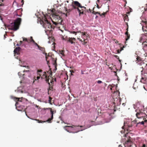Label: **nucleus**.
Listing matches in <instances>:
<instances>
[{
  "label": "nucleus",
  "instance_id": "1",
  "mask_svg": "<svg viewBox=\"0 0 147 147\" xmlns=\"http://www.w3.org/2000/svg\"><path fill=\"white\" fill-rule=\"evenodd\" d=\"M136 116L138 118L143 119V120L141 122H137V120H134L131 122L127 121L124 122V126L122 127L123 129H126L128 131H131L133 129V127L135 124H136V126L137 127L138 125H147V120L146 119L147 117V115L142 113L140 111L138 112L136 114Z\"/></svg>",
  "mask_w": 147,
  "mask_h": 147
},
{
  "label": "nucleus",
  "instance_id": "2",
  "mask_svg": "<svg viewBox=\"0 0 147 147\" xmlns=\"http://www.w3.org/2000/svg\"><path fill=\"white\" fill-rule=\"evenodd\" d=\"M73 8L71 9H67L66 7L65 8L66 11L67 12L70 11L72 9H75L78 11L79 15L81 14H84V11L86 9V7L82 6V5L78 1H74L72 4Z\"/></svg>",
  "mask_w": 147,
  "mask_h": 147
},
{
  "label": "nucleus",
  "instance_id": "3",
  "mask_svg": "<svg viewBox=\"0 0 147 147\" xmlns=\"http://www.w3.org/2000/svg\"><path fill=\"white\" fill-rule=\"evenodd\" d=\"M55 9H52L51 12L53 13L51 19L53 23L56 25H57L58 24H61L62 20L61 18L57 13H55Z\"/></svg>",
  "mask_w": 147,
  "mask_h": 147
},
{
  "label": "nucleus",
  "instance_id": "4",
  "mask_svg": "<svg viewBox=\"0 0 147 147\" xmlns=\"http://www.w3.org/2000/svg\"><path fill=\"white\" fill-rule=\"evenodd\" d=\"M21 22V19L17 18L13 24L11 26V30L16 31L18 29Z\"/></svg>",
  "mask_w": 147,
  "mask_h": 147
},
{
  "label": "nucleus",
  "instance_id": "5",
  "mask_svg": "<svg viewBox=\"0 0 147 147\" xmlns=\"http://www.w3.org/2000/svg\"><path fill=\"white\" fill-rule=\"evenodd\" d=\"M124 144L125 147H134V146H135V145L133 143L130 139L125 142Z\"/></svg>",
  "mask_w": 147,
  "mask_h": 147
},
{
  "label": "nucleus",
  "instance_id": "6",
  "mask_svg": "<svg viewBox=\"0 0 147 147\" xmlns=\"http://www.w3.org/2000/svg\"><path fill=\"white\" fill-rule=\"evenodd\" d=\"M73 128L74 127L72 126H66L64 127V129L69 133H75L79 131V130H78L77 131H73Z\"/></svg>",
  "mask_w": 147,
  "mask_h": 147
},
{
  "label": "nucleus",
  "instance_id": "7",
  "mask_svg": "<svg viewBox=\"0 0 147 147\" xmlns=\"http://www.w3.org/2000/svg\"><path fill=\"white\" fill-rule=\"evenodd\" d=\"M43 26L47 30H48V29H50L52 28L51 24L48 21H45V23H43Z\"/></svg>",
  "mask_w": 147,
  "mask_h": 147
},
{
  "label": "nucleus",
  "instance_id": "8",
  "mask_svg": "<svg viewBox=\"0 0 147 147\" xmlns=\"http://www.w3.org/2000/svg\"><path fill=\"white\" fill-rule=\"evenodd\" d=\"M51 114V117L49 118L48 120L46 121L47 122H48L49 123H51V121L53 120V114L54 113H55L56 112V110H53L52 109L50 110Z\"/></svg>",
  "mask_w": 147,
  "mask_h": 147
},
{
  "label": "nucleus",
  "instance_id": "9",
  "mask_svg": "<svg viewBox=\"0 0 147 147\" xmlns=\"http://www.w3.org/2000/svg\"><path fill=\"white\" fill-rule=\"evenodd\" d=\"M46 78V81L47 82H48L49 84V90H51L53 88H52V84H53V81L50 80V82L51 83V84L49 82V78H48L47 76H45Z\"/></svg>",
  "mask_w": 147,
  "mask_h": 147
},
{
  "label": "nucleus",
  "instance_id": "10",
  "mask_svg": "<svg viewBox=\"0 0 147 147\" xmlns=\"http://www.w3.org/2000/svg\"><path fill=\"white\" fill-rule=\"evenodd\" d=\"M146 38H147V34H143L140 38V42L143 43L145 41L144 40L146 39Z\"/></svg>",
  "mask_w": 147,
  "mask_h": 147
},
{
  "label": "nucleus",
  "instance_id": "11",
  "mask_svg": "<svg viewBox=\"0 0 147 147\" xmlns=\"http://www.w3.org/2000/svg\"><path fill=\"white\" fill-rule=\"evenodd\" d=\"M76 40V39L74 38L69 37L67 40L68 42H69L71 44H75V42H74Z\"/></svg>",
  "mask_w": 147,
  "mask_h": 147
},
{
  "label": "nucleus",
  "instance_id": "12",
  "mask_svg": "<svg viewBox=\"0 0 147 147\" xmlns=\"http://www.w3.org/2000/svg\"><path fill=\"white\" fill-rule=\"evenodd\" d=\"M139 65H140L141 66V68H142L143 69H145V68L146 69H147V63L144 62L143 61H142V62H141L140 63Z\"/></svg>",
  "mask_w": 147,
  "mask_h": 147
},
{
  "label": "nucleus",
  "instance_id": "13",
  "mask_svg": "<svg viewBox=\"0 0 147 147\" xmlns=\"http://www.w3.org/2000/svg\"><path fill=\"white\" fill-rule=\"evenodd\" d=\"M136 62L138 64H139L141 62H142L143 61L142 59L138 55L136 56Z\"/></svg>",
  "mask_w": 147,
  "mask_h": 147
},
{
  "label": "nucleus",
  "instance_id": "14",
  "mask_svg": "<svg viewBox=\"0 0 147 147\" xmlns=\"http://www.w3.org/2000/svg\"><path fill=\"white\" fill-rule=\"evenodd\" d=\"M72 126L74 127V128H73V131H77L78 130H79V131H80L83 130L82 129H79L78 128H77V127H83L82 126H74V125H72Z\"/></svg>",
  "mask_w": 147,
  "mask_h": 147
},
{
  "label": "nucleus",
  "instance_id": "15",
  "mask_svg": "<svg viewBox=\"0 0 147 147\" xmlns=\"http://www.w3.org/2000/svg\"><path fill=\"white\" fill-rule=\"evenodd\" d=\"M30 42H33L34 45L36 46H37L38 48L39 47V46L36 43L35 41L33 39L32 37V36H31L30 37Z\"/></svg>",
  "mask_w": 147,
  "mask_h": 147
},
{
  "label": "nucleus",
  "instance_id": "16",
  "mask_svg": "<svg viewBox=\"0 0 147 147\" xmlns=\"http://www.w3.org/2000/svg\"><path fill=\"white\" fill-rule=\"evenodd\" d=\"M143 43V45H144L143 49L144 50H147V40Z\"/></svg>",
  "mask_w": 147,
  "mask_h": 147
},
{
  "label": "nucleus",
  "instance_id": "17",
  "mask_svg": "<svg viewBox=\"0 0 147 147\" xmlns=\"http://www.w3.org/2000/svg\"><path fill=\"white\" fill-rule=\"evenodd\" d=\"M45 21H48L45 15H44V17H42V19L41 20L40 22L41 24L45 23Z\"/></svg>",
  "mask_w": 147,
  "mask_h": 147
},
{
  "label": "nucleus",
  "instance_id": "18",
  "mask_svg": "<svg viewBox=\"0 0 147 147\" xmlns=\"http://www.w3.org/2000/svg\"><path fill=\"white\" fill-rule=\"evenodd\" d=\"M147 79L145 77H142L141 80V82L143 84H145L146 83Z\"/></svg>",
  "mask_w": 147,
  "mask_h": 147
},
{
  "label": "nucleus",
  "instance_id": "19",
  "mask_svg": "<svg viewBox=\"0 0 147 147\" xmlns=\"http://www.w3.org/2000/svg\"><path fill=\"white\" fill-rule=\"evenodd\" d=\"M77 39L78 40H79L81 42H83L82 44L83 45H85V44L87 43V42L85 41L86 39L85 38H83V40H82V39H81L80 38H78Z\"/></svg>",
  "mask_w": 147,
  "mask_h": 147
},
{
  "label": "nucleus",
  "instance_id": "20",
  "mask_svg": "<svg viewBox=\"0 0 147 147\" xmlns=\"http://www.w3.org/2000/svg\"><path fill=\"white\" fill-rule=\"evenodd\" d=\"M125 35L126 36V41H127L130 38V35L129 34L128 32H126L125 33Z\"/></svg>",
  "mask_w": 147,
  "mask_h": 147
},
{
  "label": "nucleus",
  "instance_id": "21",
  "mask_svg": "<svg viewBox=\"0 0 147 147\" xmlns=\"http://www.w3.org/2000/svg\"><path fill=\"white\" fill-rule=\"evenodd\" d=\"M20 49V47H16L14 51V53H18Z\"/></svg>",
  "mask_w": 147,
  "mask_h": 147
},
{
  "label": "nucleus",
  "instance_id": "22",
  "mask_svg": "<svg viewBox=\"0 0 147 147\" xmlns=\"http://www.w3.org/2000/svg\"><path fill=\"white\" fill-rule=\"evenodd\" d=\"M45 54L46 60L47 61V63H48L49 62V60H48V57H49L51 58H52V57L51 56H50L49 55H47V53H45Z\"/></svg>",
  "mask_w": 147,
  "mask_h": 147
},
{
  "label": "nucleus",
  "instance_id": "23",
  "mask_svg": "<svg viewBox=\"0 0 147 147\" xmlns=\"http://www.w3.org/2000/svg\"><path fill=\"white\" fill-rule=\"evenodd\" d=\"M123 19L125 21V20L127 21H128L129 20L128 16L126 14H125L124 15Z\"/></svg>",
  "mask_w": 147,
  "mask_h": 147
},
{
  "label": "nucleus",
  "instance_id": "24",
  "mask_svg": "<svg viewBox=\"0 0 147 147\" xmlns=\"http://www.w3.org/2000/svg\"><path fill=\"white\" fill-rule=\"evenodd\" d=\"M137 83H135L134 84L133 87L134 89H136V88L138 89V86H137Z\"/></svg>",
  "mask_w": 147,
  "mask_h": 147
},
{
  "label": "nucleus",
  "instance_id": "25",
  "mask_svg": "<svg viewBox=\"0 0 147 147\" xmlns=\"http://www.w3.org/2000/svg\"><path fill=\"white\" fill-rule=\"evenodd\" d=\"M81 34H82L81 37H82V38L83 39V38H84L83 37V36H85L87 37V36L86 35V34H87V33L86 32H82Z\"/></svg>",
  "mask_w": 147,
  "mask_h": 147
},
{
  "label": "nucleus",
  "instance_id": "26",
  "mask_svg": "<svg viewBox=\"0 0 147 147\" xmlns=\"http://www.w3.org/2000/svg\"><path fill=\"white\" fill-rule=\"evenodd\" d=\"M23 40L24 41H26L28 43H30V39H28L26 38H24L23 39Z\"/></svg>",
  "mask_w": 147,
  "mask_h": 147
},
{
  "label": "nucleus",
  "instance_id": "27",
  "mask_svg": "<svg viewBox=\"0 0 147 147\" xmlns=\"http://www.w3.org/2000/svg\"><path fill=\"white\" fill-rule=\"evenodd\" d=\"M94 8H93V11L92 12V13H93L94 14L96 15V14L98 13L99 15L100 14V13L99 12H95L94 11Z\"/></svg>",
  "mask_w": 147,
  "mask_h": 147
},
{
  "label": "nucleus",
  "instance_id": "28",
  "mask_svg": "<svg viewBox=\"0 0 147 147\" xmlns=\"http://www.w3.org/2000/svg\"><path fill=\"white\" fill-rule=\"evenodd\" d=\"M38 48L40 50H41V51H45V49L44 48L41 47H40L39 46V47Z\"/></svg>",
  "mask_w": 147,
  "mask_h": 147
},
{
  "label": "nucleus",
  "instance_id": "29",
  "mask_svg": "<svg viewBox=\"0 0 147 147\" xmlns=\"http://www.w3.org/2000/svg\"><path fill=\"white\" fill-rule=\"evenodd\" d=\"M35 120L38 123H42L45 122V121H42L41 120H40L38 119H35Z\"/></svg>",
  "mask_w": 147,
  "mask_h": 147
},
{
  "label": "nucleus",
  "instance_id": "30",
  "mask_svg": "<svg viewBox=\"0 0 147 147\" xmlns=\"http://www.w3.org/2000/svg\"><path fill=\"white\" fill-rule=\"evenodd\" d=\"M114 56L117 58V59L119 60V61L120 62H121V60L119 59V57L117 55H114Z\"/></svg>",
  "mask_w": 147,
  "mask_h": 147
},
{
  "label": "nucleus",
  "instance_id": "31",
  "mask_svg": "<svg viewBox=\"0 0 147 147\" xmlns=\"http://www.w3.org/2000/svg\"><path fill=\"white\" fill-rule=\"evenodd\" d=\"M42 70H38L37 72L38 73V75H39L40 76H41V75L40 74V73H41L42 71Z\"/></svg>",
  "mask_w": 147,
  "mask_h": 147
},
{
  "label": "nucleus",
  "instance_id": "32",
  "mask_svg": "<svg viewBox=\"0 0 147 147\" xmlns=\"http://www.w3.org/2000/svg\"><path fill=\"white\" fill-rule=\"evenodd\" d=\"M40 77L38 76L36 77H35L34 78V80H38L40 78Z\"/></svg>",
  "mask_w": 147,
  "mask_h": 147
},
{
  "label": "nucleus",
  "instance_id": "33",
  "mask_svg": "<svg viewBox=\"0 0 147 147\" xmlns=\"http://www.w3.org/2000/svg\"><path fill=\"white\" fill-rule=\"evenodd\" d=\"M143 88L146 90L147 91V85H144Z\"/></svg>",
  "mask_w": 147,
  "mask_h": 147
},
{
  "label": "nucleus",
  "instance_id": "34",
  "mask_svg": "<svg viewBox=\"0 0 147 147\" xmlns=\"http://www.w3.org/2000/svg\"><path fill=\"white\" fill-rule=\"evenodd\" d=\"M18 75L20 76V77L22 76V75L23 76H24V74L23 73V74H22L21 72H19L18 73Z\"/></svg>",
  "mask_w": 147,
  "mask_h": 147
},
{
  "label": "nucleus",
  "instance_id": "35",
  "mask_svg": "<svg viewBox=\"0 0 147 147\" xmlns=\"http://www.w3.org/2000/svg\"><path fill=\"white\" fill-rule=\"evenodd\" d=\"M53 65H54L55 66H56V65H57V63H56V59L55 60H54V62L53 63Z\"/></svg>",
  "mask_w": 147,
  "mask_h": 147
},
{
  "label": "nucleus",
  "instance_id": "36",
  "mask_svg": "<svg viewBox=\"0 0 147 147\" xmlns=\"http://www.w3.org/2000/svg\"><path fill=\"white\" fill-rule=\"evenodd\" d=\"M142 22L145 23L146 26H147V22L146 21H142Z\"/></svg>",
  "mask_w": 147,
  "mask_h": 147
},
{
  "label": "nucleus",
  "instance_id": "37",
  "mask_svg": "<svg viewBox=\"0 0 147 147\" xmlns=\"http://www.w3.org/2000/svg\"><path fill=\"white\" fill-rule=\"evenodd\" d=\"M97 83L99 84L101 83H102V82L100 80H98L97 81Z\"/></svg>",
  "mask_w": 147,
  "mask_h": 147
},
{
  "label": "nucleus",
  "instance_id": "38",
  "mask_svg": "<svg viewBox=\"0 0 147 147\" xmlns=\"http://www.w3.org/2000/svg\"><path fill=\"white\" fill-rule=\"evenodd\" d=\"M14 99L15 100H17V101H19V99L20 98H19L15 97Z\"/></svg>",
  "mask_w": 147,
  "mask_h": 147
},
{
  "label": "nucleus",
  "instance_id": "39",
  "mask_svg": "<svg viewBox=\"0 0 147 147\" xmlns=\"http://www.w3.org/2000/svg\"><path fill=\"white\" fill-rule=\"evenodd\" d=\"M71 33H72V34H75L76 35V34L77 33V32H75V31H72L71 32Z\"/></svg>",
  "mask_w": 147,
  "mask_h": 147
},
{
  "label": "nucleus",
  "instance_id": "40",
  "mask_svg": "<svg viewBox=\"0 0 147 147\" xmlns=\"http://www.w3.org/2000/svg\"><path fill=\"white\" fill-rule=\"evenodd\" d=\"M51 109H52L51 108H47L46 109H45V108H44V109L45 110H46V109H47V110H50Z\"/></svg>",
  "mask_w": 147,
  "mask_h": 147
},
{
  "label": "nucleus",
  "instance_id": "41",
  "mask_svg": "<svg viewBox=\"0 0 147 147\" xmlns=\"http://www.w3.org/2000/svg\"><path fill=\"white\" fill-rule=\"evenodd\" d=\"M142 147H147V145H146L145 144H143Z\"/></svg>",
  "mask_w": 147,
  "mask_h": 147
},
{
  "label": "nucleus",
  "instance_id": "42",
  "mask_svg": "<svg viewBox=\"0 0 147 147\" xmlns=\"http://www.w3.org/2000/svg\"><path fill=\"white\" fill-rule=\"evenodd\" d=\"M124 47V46H123V47H121V49H120V51H121L123 50V48Z\"/></svg>",
  "mask_w": 147,
  "mask_h": 147
},
{
  "label": "nucleus",
  "instance_id": "43",
  "mask_svg": "<svg viewBox=\"0 0 147 147\" xmlns=\"http://www.w3.org/2000/svg\"><path fill=\"white\" fill-rule=\"evenodd\" d=\"M87 11L88 12H90L91 13V12H92V11H91V10L90 9H88V10H87Z\"/></svg>",
  "mask_w": 147,
  "mask_h": 147
},
{
  "label": "nucleus",
  "instance_id": "44",
  "mask_svg": "<svg viewBox=\"0 0 147 147\" xmlns=\"http://www.w3.org/2000/svg\"><path fill=\"white\" fill-rule=\"evenodd\" d=\"M49 102H51V100L52 98H51V97H49Z\"/></svg>",
  "mask_w": 147,
  "mask_h": 147
},
{
  "label": "nucleus",
  "instance_id": "45",
  "mask_svg": "<svg viewBox=\"0 0 147 147\" xmlns=\"http://www.w3.org/2000/svg\"><path fill=\"white\" fill-rule=\"evenodd\" d=\"M117 53H120V52L121 51H120V50L119 49V50H117Z\"/></svg>",
  "mask_w": 147,
  "mask_h": 147
},
{
  "label": "nucleus",
  "instance_id": "46",
  "mask_svg": "<svg viewBox=\"0 0 147 147\" xmlns=\"http://www.w3.org/2000/svg\"><path fill=\"white\" fill-rule=\"evenodd\" d=\"M105 14H106V13H102V15L105 16ZM100 16H101L102 15H100Z\"/></svg>",
  "mask_w": 147,
  "mask_h": 147
},
{
  "label": "nucleus",
  "instance_id": "47",
  "mask_svg": "<svg viewBox=\"0 0 147 147\" xmlns=\"http://www.w3.org/2000/svg\"><path fill=\"white\" fill-rule=\"evenodd\" d=\"M115 43L117 44H119V42L117 41V40L116 41Z\"/></svg>",
  "mask_w": 147,
  "mask_h": 147
},
{
  "label": "nucleus",
  "instance_id": "48",
  "mask_svg": "<svg viewBox=\"0 0 147 147\" xmlns=\"http://www.w3.org/2000/svg\"><path fill=\"white\" fill-rule=\"evenodd\" d=\"M29 70H24L23 71V73H24V72L26 71V72H29Z\"/></svg>",
  "mask_w": 147,
  "mask_h": 147
},
{
  "label": "nucleus",
  "instance_id": "49",
  "mask_svg": "<svg viewBox=\"0 0 147 147\" xmlns=\"http://www.w3.org/2000/svg\"><path fill=\"white\" fill-rule=\"evenodd\" d=\"M22 43V41H20V44L21 45Z\"/></svg>",
  "mask_w": 147,
  "mask_h": 147
},
{
  "label": "nucleus",
  "instance_id": "50",
  "mask_svg": "<svg viewBox=\"0 0 147 147\" xmlns=\"http://www.w3.org/2000/svg\"><path fill=\"white\" fill-rule=\"evenodd\" d=\"M146 7L144 8V9L145 10H147V4H146Z\"/></svg>",
  "mask_w": 147,
  "mask_h": 147
},
{
  "label": "nucleus",
  "instance_id": "51",
  "mask_svg": "<svg viewBox=\"0 0 147 147\" xmlns=\"http://www.w3.org/2000/svg\"><path fill=\"white\" fill-rule=\"evenodd\" d=\"M77 33H82V32H81L80 31H78V32H77Z\"/></svg>",
  "mask_w": 147,
  "mask_h": 147
},
{
  "label": "nucleus",
  "instance_id": "52",
  "mask_svg": "<svg viewBox=\"0 0 147 147\" xmlns=\"http://www.w3.org/2000/svg\"><path fill=\"white\" fill-rule=\"evenodd\" d=\"M4 5V4L3 3H1L0 4V6H3Z\"/></svg>",
  "mask_w": 147,
  "mask_h": 147
},
{
  "label": "nucleus",
  "instance_id": "53",
  "mask_svg": "<svg viewBox=\"0 0 147 147\" xmlns=\"http://www.w3.org/2000/svg\"><path fill=\"white\" fill-rule=\"evenodd\" d=\"M81 74H84V73L83 71H81Z\"/></svg>",
  "mask_w": 147,
  "mask_h": 147
},
{
  "label": "nucleus",
  "instance_id": "54",
  "mask_svg": "<svg viewBox=\"0 0 147 147\" xmlns=\"http://www.w3.org/2000/svg\"><path fill=\"white\" fill-rule=\"evenodd\" d=\"M122 105H123V106H125V103H123Z\"/></svg>",
  "mask_w": 147,
  "mask_h": 147
},
{
  "label": "nucleus",
  "instance_id": "55",
  "mask_svg": "<svg viewBox=\"0 0 147 147\" xmlns=\"http://www.w3.org/2000/svg\"><path fill=\"white\" fill-rule=\"evenodd\" d=\"M128 27H127V29H126V30H127L126 32H128Z\"/></svg>",
  "mask_w": 147,
  "mask_h": 147
},
{
  "label": "nucleus",
  "instance_id": "56",
  "mask_svg": "<svg viewBox=\"0 0 147 147\" xmlns=\"http://www.w3.org/2000/svg\"><path fill=\"white\" fill-rule=\"evenodd\" d=\"M142 30H143V31H144V26H142Z\"/></svg>",
  "mask_w": 147,
  "mask_h": 147
},
{
  "label": "nucleus",
  "instance_id": "57",
  "mask_svg": "<svg viewBox=\"0 0 147 147\" xmlns=\"http://www.w3.org/2000/svg\"><path fill=\"white\" fill-rule=\"evenodd\" d=\"M26 67H27V68L28 69H29V66H27Z\"/></svg>",
  "mask_w": 147,
  "mask_h": 147
},
{
  "label": "nucleus",
  "instance_id": "58",
  "mask_svg": "<svg viewBox=\"0 0 147 147\" xmlns=\"http://www.w3.org/2000/svg\"><path fill=\"white\" fill-rule=\"evenodd\" d=\"M44 73V74L43 75H45V74L46 73V72H45Z\"/></svg>",
  "mask_w": 147,
  "mask_h": 147
},
{
  "label": "nucleus",
  "instance_id": "59",
  "mask_svg": "<svg viewBox=\"0 0 147 147\" xmlns=\"http://www.w3.org/2000/svg\"><path fill=\"white\" fill-rule=\"evenodd\" d=\"M119 147H122V146L121 145H119Z\"/></svg>",
  "mask_w": 147,
  "mask_h": 147
},
{
  "label": "nucleus",
  "instance_id": "60",
  "mask_svg": "<svg viewBox=\"0 0 147 147\" xmlns=\"http://www.w3.org/2000/svg\"><path fill=\"white\" fill-rule=\"evenodd\" d=\"M63 40H64V38L63 37Z\"/></svg>",
  "mask_w": 147,
  "mask_h": 147
},
{
  "label": "nucleus",
  "instance_id": "61",
  "mask_svg": "<svg viewBox=\"0 0 147 147\" xmlns=\"http://www.w3.org/2000/svg\"><path fill=\"white\" fill-rule=\"evenodd\" d=\"M111 90H112V88H111Z\"/></svg>",
  "mask_w": 147,
  "mask_h": 147
},
{
  "label": "nucleus",
  "instance_id": "62",
  "mask_svg": "<svg viewBox=\"0 0 147 147\" xmlns=\"http://www.w3.org/2000/svg\"><path fill=\"white\" fill-rule=\"evenodd\" d=\"M23 67H26V66H23Z\"/></svg>",
  "mask_w": 147,
  "mask_h": 147
},
{
  "label": "nucleus",
  "instance_id": "63",
  "mask_svg": "<svg viewBox=\"0 0 147 147\" xmlns=\"http://www.w3.org/2000/svg\"><path fill=\"white\" fill-rule=\"evenodd\" d=\"M23 0H22V2L23 1Z\"/></svg>",
  "mask_w": 147,
  "mask_h": 147
},
{
  "label": "nucleus",
  "instance_id": "64",
  "mask_svg": "<svg viewBox=\"0 0 147 147\" xmlns=\"http://www.w3.org/2000/svg\"><path fill=\"white\" fill-rule=\"evenodd\" d=\"M67 3H68V1H67Z\"/></svg>",
  "mask_w": 147,
  "mask_h": 147
}]
</instances>
